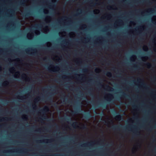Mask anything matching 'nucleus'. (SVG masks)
<instances>
[{
	"instance_id": "31",
	"label": "nucleus",
	"mask_w": 156,
	"mask_h": 156,
	"mask_svg": "<svg viewBox=\"0 0 156 156\" xmlns=\"http://www.w3.org/2000/svg\"><path fill=\"white\" fill-rule=\"evenodd\" d=\"M153 43H156V38L154 39H153Z\"/></svg>"
},
{
	"instance_id": "44",
	"label": "nucleus",
	"mask_w": 156,
	"mask_h": 156,
	"mask_svg": "<svg viewBox=\"0 0 156 156\" xmlns=\"http://www.w3.org/2000/svg\"><path fill=\"white\" fill-rule=\"evenodd\" d=\"M134 134H135V135H137H137H137V134H136V133L135 132V133H134Z\"/></svg>"
},
{
	"instance_id": "13",
	"label": "nucleus",
	"mask_w": 156,
	"mask_h": 156,
	"mask_svg": "<svg viewBox=\"0 0 156 156\" xmlns=\"http://www.w3.org/2000/svg\"><path fill=\"white\" fill-rule=\"evenodd\" d=\"M106 75L107 76H108L109 77H111L112 76V73L110 72H107Z\"/></svg>"
},
{
	"instance_id": "62",
	"label": "nucleus",
	"mask_w": 156,
	"mask_h": 156,
	"mask_svg": "<svg viewBox=\"0 0 156 156\" xmlns=\"http://www.w3.org/2000/svg\"><path fill=\"white\" fill-rule=\"evenodd\" d=\"M129 128H130V126H129Z\"/></svg>"
},
{
	"instance_id": "54",
	"label": "nucleus",
	"mask_w": 156,
	"mask_h": 156,
	"mask_svg": "<svg viewBox=\"0 0 156 156\" xmlns=\"http://www.w3.org/2000/svg\"><path fill=\"white\" fill-rule=\"evenodd\" d=\"M92 94H91V93H90V95H91H91H92Z\"/></svg>"
},
{
	"instance_id": "40",
	"label": "nucleus",
	"mask_w": 156,
	"mask_h": 156,
	"mask_svg": "<svg viewBox=\"0 0 156 156\" xmlns=\"http://www.w3.org/2000/svg\"><path fill=\"white\" fill-rule=\"evenodd\" d=\"M78 11H80V12H81V9H79L78 10Z\"/></svg>"
},
{
	"instance_id": "23",
	"label": "nucleus",
	"mask_w": 156,
	"mask_h": 156,
	"mask_svg": "<svg viewBox=\"0 0 156 156\" xmlns=\"http://www.w3.org/2000/svg\"><path fill=\"white\" fill-rule=\"evenodd\" d=\"M62 99V100L63 102H67V101L66 100V99L64 98H61Z\"/></svg>"
},
{
	"instance_id": "63",
	"label": "nucleus",
	"mask_w": 156,
	"mask_h": 156,
	"mask_svg": "<svg viewBox=\"0 0 156 156\" xmlns=\"http://www.w3.org/2000/svg\"><path fill=\"white\" fill-rule=\"evenodd\" d=\"M1 127V125H0V128Z\"/></svg>"
},
{
	"instance_id": "53",
	"label": "nucleus",
	"mask_w": 156,
	"mask_h": 156,
	"mask_svg": "<svg viewBox=\"0 0 156 156\" xmlns=\"http://www.w3.org/2000/svg\"><path fill=\"white\" fill-rule=\"evenodd\" d=\"M145 47L146 48H147V47L146 46H145Z\"/></svg>"
},
{
	"instance_id": "50",
	"label": "nucleus",
	"mask_w": 156,
	"mask_h": 156,
	"mask_svg": "<svg viewBox=\"0 0 156 156\" xmlns=\"http://www.w3.org/2000/svg\"><path fill=\"white\" fill-rule=\"evenodd\" d=\"M39 119H41V120H42V119L41 118H39Z\"/></svg>"
},
{
	"instance_id": "41",
	"label": "nucleus",
	"mask_w": 156,
	"mask_h": 156,
	"mask_svg": "<svg viewBox=\"0 0 156 156\" xmlns=\"http://www.w3.org/2000/svg\"><path fill=\"white\" fill-rule=\"evenodd\" d=\"M37 80L38 81H41V80H39V79H37Z\"/></svg>"
},
{
	"instance_id": "57",
	"label": "nucleus",
	"mask_w": 156,
	"mask_h": 156,
	"mask_svg": "<svg viewBox=\"0 0 156 156\" xmlns=\"http://www.w3.org/2000/svg\"><path fill=\"white\" fill-rule=\"evenodd\" d=\"M150 10V11H152L153 10V9H151V10Z\"/></svg>"
},
{
	"instance_id": "39",
	"label": "nucleus",
	"mask_w": 156,
	"mask_h": 156,
	"mask_svg": "<svg viewBox=\"0 0 156 156\" xmlns=\"http://www.w3.org/2000/svg\"><path fill=\"white\" fill-rule=\"evenodd\" d=\"M31 50L32 51H36V50L35 49H33L32 48H31Z\"/></svg>"
},
{
	"instance_id": "28",
	"label": "nucleus",
	"mask_w": 156,
	"mask_h": 156,
	"mask_svg": "<svg viewBox=\"0 0 156 156\" xmlns=\"http://www.w3.org/2000/svg\"><path fill=\"white\" fill-rule=\"evenodd\" d=\"M6 118H2V119H1L0 120V121H4L5 120H6Z\"/></svg>"
},
{
	"instance_id": "14",
	"label": "nucleus",
	"mask_w": 156,
	"mask_h": 156,
	"mask_svg": "<svg viewBox=\"0 0 156 156\" xmlns=\"http://www.w3.org/2000/svg\"><path fill=\"white\" fill-rule=\"evenodd\" d=\"M146 65L148 68H150L152 66L151 64L149 62L147 63L146 64Z\"/></svg>"
},
{
	"instance_id": "60",
	"label": "nucleus",
	"mask_w": 156,
	"mask_h": 156,
	"mask_svg": "<svg viewBox=\"0 0 156 156\" xmlns=\"http://www.w3.org/2000/svg\"><path fill=\"white\" fill-rule=\"evenodd\" d=\"M23 118V119H24V118ZM24 119H26V118H25H25H24Z\"/></svg>"
},
{
	"instance_id": "30",
	"label": "nucleus",
	"mask_w": 156,
	"mask_h": 156,
	"mask_svg": "<svg viewBox=\"0 0 156 156\" xmlns=\"http://www.w3.org/2000/svg\"><path fill=\"white\" fill-rule=\"evenodd\" d=\"M83 71L84 72H87V70L86 69H83Z\"/></svg>"
},
{
	"instance_id": "56",
	"label": "nucleus",
	"mask_w": 156,
	"mask_h": 156,
	"mask_svg": "<svg viewBox=\"0 0 156 156\" xmlns=\"http://www.w3.org/2000/svg\"><path fill=\"white\" fill-rule=\"evenodd\" d=\"M109 7L110 8V9H112V8L111 6H109Z\"/></svg>"
},
{
	"instance_id": "32",
	"label": "nucleus",
	"mask_w": 156,
	"mask_h": 156,
	"mask_svg": "<svg viewBox=\"0 0 156 156\" xmlns=\"http://www.w3.org/2000/svg\"><path fill=\"white\" fill-rule=\"evenodd\" d=\"M152 129V128H150L148 129L147 130L149 131H151V130Z\"/></svg>"
},
{
	"instance_id": "8",
	"label": "nucleus",
	"mask_w": 156,
	"mask_h": 156,
	"mask_svg": "<svg viewBox=\"0 0 156 156\" xmlns=\"http://www.w3.org/2000/svg\"><path fill=\"white\" fill-rule=\"evenodd\" d=\"M32 14L30 12H26L25 13H24L22 14V15L23 17H30V16L32 15Z\"/></svg>"
},
{
	"instance_id": "37",
	"label": "nucleus",
	"mask_w": 156,
	"mask_h": 156,
	"mask_svg": "<svg viewBox=\"0 0 156 156\" xmlns=\"http://www.w3.org/2000/svg\"><path fill=\"white\" fill-rule=\"evenodd\" d=\"M99 69H95V71H97Z\"/></svg>"
},
{
	"instance_id": "11",
	"label": "nucleus",
	"mask_w": 156,
	"mask_h": 156,
	"mask_svg": "<svg viewBox=\"0 0 156 156\" xmlns=\"http://www.w3.org/2000/svg\"><path fill=\"white\" fill-rule=\"evenodd\" d=\"M50 95L49 96L47 97V99L48 101H50L52 100V98L51 96L52 94V93H49Z\"/></svg>"
},
{
	"instance_id": "52",
	"label": "nucleus",
	"mask_w": 156,
	"mask_h": 156,
	"mask_svg": "<svg viewBox=\"0 0 156 156\" xmlns=\"http://www.w3.org/2000/svg\"><path fill=\"white\" fill-rule=\"evenodd\" d=\"M134 107H137L136 106L134 105Z\"/></svg>"
},
{
	"instance_id": "4",
	"label": "nucleus",
	"mask_w": 156,
	"mask_h": 156,
	"mask_svg": "<svg viewBox=\"0 0 156 156\" xmlns=\"http://www.w3.org/2000/svg\"><path fill=\"white\" fill-rule=\"evenodd\" d=\"M84 118L87 119H88L92 117V115L90 112L85 113L83 115Z\"/></svg>"
},
{
	"instance_id": "27",
	"label": "nucleus",
	"mask_w": 156,
	"mask_h": 156,
	"mask_svg": "<svg viewBox=\"0 0 156 156\" xmlns=\"http://www.w3.org/2000/svg\"><path fill=\"white\" fill-rule=\"evenodd\" d=\"M112 100V99L111 98H109V99H108L107 100V101L108 102H111Z\"/></svg>"
},
{
	"instance_id": "19",
	"label": "nucleus",
	"mask_w": 156,
	"mask_h": 156,
	"mask_svg": "<svg viewBox=\"0 0 156 156\" xmlns=\"http://www.w3.org/2000/svg\"><path fill=\"white\" fill-rule=\"evenodd\" d=\"M123 93V94L122 95V96L123 97H126V98H128V97H129V95H127L126 94H125L124 93Z\"/></svg>"
},
{
	"instance_id": "10",
	"label": "nucleus",
	"mask_w": 156,
	"mask_h": 156,
	"mask_svg": "<svg viewBox=\"0 0 156 156\" xmlns=\"http://www.w3.org/2000/svg\"><path fill=\"white\" fill-rule=\"evenodd\" d=\"M116 118L118 120H120L122 119V116L121 115L119 114L118 115L116 116Z\"/></svg>"
},
{
	"instance_id": "20",
	"label": "nucleus",
	"mask_w": 156,
	"mask_h": 156,
	"mask_svg": "<svg viewBox=\"0 0 156 156\" xmlns=\"http://www.w3.org/2000/svg\"><path fill=\"white\" fill-rule=\"evenodd\" d=\"M32 55L36 56L37 55V53L36 51H34V52H33L31 54Z\"/></svg>"
},
{
	"instance_id": "24",
	"label": "nucleus",
	"mask_w": 156,
	"mask_h": 156,
	"mask_svg": "<svg viewBox=\"0 0 156 156\" xmlns=\"http://www.w3.org/2000/svg\"><path fill=\"white\" fill-rule=\"evenodd\" d=\"M133 68L134 69H138L139 68V67L136 66V65H134L133 67Z\"/></svg>"
},
{
	"instance_id": "2",
	"label": "nucleus",
	"mask_w": 156,
	"mask_h": 156,
	"mask_svg": "<svg viewBox=\"0 0 156 156\" xmlns=\"http://www.w3.org/2000/svg\"><path fill=\"white\" fill-rule=\"evenodd\" d=\"M120 128H122L123 129H128L126 127H124L122 125L120 126H113L112 128L114 130H119Z\"/></svg>"
},
{
	"instance_id": "58",
	"label": "nucleus",
	"mask_w": 156,
	"mask_h": 156,
	"mask_svg": "<svg viewBox=\"0 0 156 156\" xmlns=\"http://www.w3.org/2000/svg\"><path fill=\"white\" fill-rule=\"evenodd\" d=\"M57 80H55V81H56V82H58V81H57Z\"/></svg>"
},
{
	"instance_id": "17",
	"label": "nucleus",
	"mask_w": 156,
	"mask_h": 156,
	"mask_svg": "<svg viewBox=\"0 0 156 156\" xmlns=\"http://www.w3.org/2000/svg\"><path fill=\"white\" fill-rule=\"evenodd\" d=\"M8 81H5L3 84L2 85L3 86H6L8 85Z\"/></svg>"
},
{
	"instance_id": "15",
	"label": "nucleus",
	"mask_w": 156,
	"mask_h": 156,
	"mask_svg": "<svg viewBox=\"0 0 156 156\" xmlns=\"http://www.w3.org/2000/svg\"><path fill=\"white\" fill-rule=\"evenodd\" d=\"M48 87L54 89V90H53L54 91H55V89H56L57 88V87L56 86H48Z\"/></svg>"
},
{
	"instance_id": "61",
	"label": "nucleus",
	"mask_w": 156,
	"mask_h": 156,
	"mask_svg": "<svg viewBox=\"0 0 156 156\" xmlns=\"http://www.w3.org/2000/svg\"><path fill=\"white\" fill-rule=\"evenodd\" d=\"M4 102H7V101H5Z\"/></svg>"
},
{
	"instance_id": "1",
	"label": "nucleus",
	"mask_w": 156,
	"mask_h": 156,
	"mask_svg": "<svg viewBox=\"0 0 156 156\" xmlns=\"http://www.w3.org/2000/svg\"><path fill=\"white\" fill-rule=\"evenodd\" d=\"M49 108L47 106H45L43 108L41 109L40 111L43 114L42 117L44 119H46V113L49 111Z\"/></svg>"
},
{
	"instance_id": "55",
	"label": "nucleus",
	"mask_w": 156,
	"mask_h": 156,
	"mask_svg": "<svg viewBox=\"0 0 156 156\" xmlns=\"http://www.w3.org/2000/svg\"><path fill=\"white\" fill-rule=\"evenodd\" d=\"M28 37H31V36H28Z\"/></svg>"
},
{
	"instance_id": "42",
	"label": "nucleus",
	"mask_w": 156,
	"mask_h": 156,
	"mask_svg": "<svg viewBox=\"0 0 156 156\" xmlns=\"http://www.w3.org/2000/svg\"><path fill=\"white\" fill-rule=\"evenodd\" d=\"M153 62H156V60H154V61H153Z\"/></svg>"
},
{
	"instance_id": "36",
	"label": "nucleus",
	"mask_w": 156,
	"mask_h": 156,
	"mask_svg": "<svg viewBox=\"0 0 156 156\" xmlns=\"http://www.w3.org/2000/svg\"><path fill=\"white\" fill-rule=\"evenodd\" d=\"M11 69H12V70H14L15 69H14V67H12V68H11Z\"/></svg>"
},
{
	"instance_id": "9",
	"label": "nucleus",
	"mask_w": 156,
	"mask_h": 156,
	"mask_svg": "<svg viewBox=\"0 0 156 156\" xmlns=\"http://www.w3.org/2000/svg\"><path fill=\"white\" fill-rule=\"evenodd\" d=\"M94 144V142H92L91 143L89 142L87 144H83V146H87L88 145L92 146Z\"/></svg>"
},
{
	"instance_id": "5",
	"label": "nucleus",
	"mask_w": 156,
	"mask_h": 156,
	"mask_svg": "<svg viewBox=\"0 0 156 156\" xmlns=\"http://www.w3.org/2000/svg\"><path fill=\"white\" fill-rule=\"evenodd\" d=\"M41 99V98L40 97H38L37 98H35L34 99V104L33 105V109H36L37 107V106L36 104Z\"/></svg>"
},
{
	"instance_id": "35",
	"label": "nucleus",
	"mask_w": 156,
	"mask_h": 156,
	"mask_svg": "<svg viewBox=\"0 0 156 156\" xmlns=\"http://www.w3.org/2000/svg\"><path fill=\"white\" fill-rule=\"evenodd\" d=\"M37 26L38 27H40V26H41V25H39V24H37Z\"/></svg>"
},
{
	"instance_id": "7",
	"label": "nucleus",
	"mask_w": 156,
	"mask_h": 156,
	"mask_svg": "<svg viewBox=\"0 0 156 156\" xmlns=\"http://www.w3.org/2000/svg\"><path fill=\"white\" fill-rule=\"evenodd\" d=\"M59 68L58 66H55L53 67L54 70H52L50 69H49V68H47V70L50 72L51 71L52 72H55L56 71H58V69Z\"/></svg>"
},
{
	"instance_id": "3",
	"label": "nucleus",
	"mask_w": 156,
	"mask_h": 156,
	"mask_svg": "<svg viewBox=\"0 0 156 156\" xmlns=\"http://www.w3.org/2000/svg\"><path fill=\"white\" fill-rule=\"evenodd\" d=\"M137 82H138L140 83L141 84L144 86V87L146 88L147 89L149 88V87L144 82V81L140 78H139L137 80Z\"/></svg>"
},
{
	"instance_id": "16",
	"label": "nucleus",
	"mask_w": 156,
	"mask_h": 156,
	"mask_svg": "<svg viewBox=\"0 0 156 156\" xmlns=\"http://www.w3.org/2000/svg\"><path fill=\"white\" fill-rule=\"evenodd\" d=\"M24 1L23 0H22L20 3V5L22 6H24L25 5V4L24 3Z\"/></svg>"
},
{
	"instance_id": "45",
	"label": "nucleus",
	"mask_w": 156,
	"mask_h": 156,
	"mask_svg": "<svg viewBox=\"0 0 156 156\" xmlns=\"http://www.w3.org/2000/svg\"><path fill=\"white\" fill-rule=\"evenodd\" d=\"M68 103H69L72 104V102H71L69 101Z\"/></svg>"
},
{
	"instance_id": "47",
	"label": "nucleus",
	"mask_w": 156,
	"mask_h": 156,
	"mask_svg": "<svg viewBox=\"0 0 156 156\" xmlns=\"http://www.w3.org/2000/svg\"><path fill=\"white\" fill-rule=\"evenodd\" d=\"M25 97L24 96H23V97H21L23 98H24Z\"/></svg>"
},
{
	"instance_id": "18",
	"label": "nucleus",
	"mask_w": 156,
	"mask_h": 156,
	"mask_svg": "<svg viewBox=\"0 0 156 156\" xmlns=\"http://www.w3.org/2000/svg\"><path fill=\"white\" fill-rule=\"evenodd\" d=\"M100 106H101L104 108H106L107 107L106 105L105 104H100L99 105V107Z\"/></svg>"
},
{
	"instance_id": "12",
	"label": "nucleus",
	"mask_w": 156,
	"mask_h": 156,
	"mask_svg": "<svg viewBox=\"0 0 156 156\" xmlns=\"http://www.w3.org/2000/svg\"><path fill=\"white\" fill-rule=\"evenodd\" d=\"M78 123L77 122H73L72 124V126L74 127L75 128V127L77 126Z\"/></svg>"
},
{
	"instance_id": "22",
	"label": "nucleus",
	"mask_w": 156,
	"mask_h": 156,
	"mask_svg": "<svg viewBox=\"0 0 156 156\" xmlns=\"http://www.w3.org/2000/svg\"><path fill=\"white\" fill-rule=\"evenodd\" d=\"M112 113L113 114H118V113H116V112L115 111V110H112Z\"/></svg>"
},
{
	"instance_id": "48",
	"label": "nucleus",
	"mask_w": 156,
	"mask_h": 156,
	"mask_svg": "<svg viewBox=\"0 0 156 156\" xmlns=\"http://www.w3.org/2000/svg\"><path fill=\"white\" fill-rule=\"evenodd\" d=\"M154 80H155V79H156V78H155V77H154Z\"/></svg>"
},
{
	"instance_id": "29",
	"label": "nucleus",
	"mask_w": 156,
	"mask_h": 156,
	"mask_svg": "<svg viewBox=\"0 0 156 156\" xmlns=\"http://www.w3.org/2000/svg\"><path fill=\"white\" fill-rule=\"evenodd\" d=\"M30 51V50H29L28 49H27L26 50V52L27 53L29 54V52Z\"/></svg>"
},
{
	"instance_id": "64",
	"label": "nucleus",
	"mask_w": 156,
	"mask_h": 156,
	"mask_svg": "<svg viewBox=\"0 0 156 156\" xmlns=\"http://www.w3.org/2000/svg\"><path fill=\"white\" fill-rule=\"evenodd\" d=\"M44 89H45V88H43V89H42V90H44Z\"/></svg>"
},
{
	"instance_id": "6",
	"label": "nucleus",
	"mask_w": 156,
	"mask_h": 156,
	"mask_svg": "<svg viewBox=\"0 0 156 156\" xmlns=\"http://www.w3.org/2000/svg\"><path fill=\"white\" fill-rule=\"evenodd\" d=\"M82 111L81 108L80 107H76L75 108V111L73 112L74 114L77 113L78 112H80Z\"/></svg>"
},
{
	"instance_id": "25",
	"label": "nucleus",
	"mask_w": 156,
	"mask_h": 156,
	"mask_svg": "<svg viewBox=\"0 0 156 156\" xmlns=\"http://www.w3.org/2000/svg\"><path fill=\"white\" fill-rule=\"evenodd\" d=\"M132 151L133 153H134L136 152V147H134L132 149Z\"/></svg>"
},
{
	"instance_id": "38",
	"label": "nucleus",
	"mask_w": 156,
	"mask_h": 156,
	"mask_svg": "<svg viewBox=\"0 0 156 156\" xmlns=\"http://www.w3.org/2000/svg\"><path fill=\"white\" fill-rule=\"evenodd\" d=\"M55 106L56 107L58 108V107L57 106V105L56 104H54Z\"/></svg>"
},
{
	"instance_id": "43",
	"label": "nucleus",
	"mask_w": 156,
	"mask_h": 156,
	"mask_svg": "<svg viewBox=\"0 0 156 156\" xmlns=\"http://www.w3.org/2000/svg\"><path fill=\"white\" fill-rule=\"evenodd\" d=\"M23 75L25 76V77H26V74H23Z\"/></svg>"
},
{
	"instance_id": "33",
	"label": "nucleus",
	"mask_w": 156,
	"mask_h": 156,
	"mask_svg": "<svg viewBox=\"0 0 156 156\" xmlns=\"http://www.w3.org/2000/svg\"><path fill=\"white\" fill-rule=\"evenodd\" d=\"M66 119L67 120H71V119H69V118H66Z\"/></svg>"
},
{
	"instance_id": "26",
	"label": "nucleus",
	"mask_w": 156,
	"mask_h": 156,
	"mask_svg": "<svg viewBox=\"0 0 156 156\" xmlns=\"http://www.w3.org/2000/svg\"><path fill=\"white\" fill-rule=\"evenodd\" d=\"M82 128L83 129H85L87 128L86 126L84 125H83L82 126Z\"/></svg>"
},
{
	"instance_id": "49",
	"label": "nucleus",
	"mask_w": 156,
	"mask_h": 156,
	"mask_svg": "<svg viewBox=\"0 0 156 156\" xmlns=\"http://www.w3.org/2000/svg\"><path fill=\"white\" fill-rule=\"evenodd\" d=\"M111 122H112V123H113V121H112V120H111Z\"/></svg>"
},
{
	"instance_id": "34",
	"label": "nucleus",
	"mask_w": 156,
	"mask_h": 156,
	"mask_svg": "<svg viewBox=\"0 0 156 156\" xmlns=\"http://www.w3.org/2000/svg\"><path fill=\"white\" fill-rule=\"evenodd\" d=\"M62 95L63 97H65V95L64 93H62Z\"/></svg>"
},
{
	"instance_id": "46",
	"label": "nucleus",
	"mask_w": 156,
	"mask_h": 156,
	"mask_svg": "<svg viewBox=\"0 0 156 156\" xmlns=\"http://www.w3.org/2000/svg\"><path fill=\"white\" fill-rule=\"evenodd\" d=\"M108 95L111 96H112V95L110 94H109Z\"/></svg>"
},
{
	"instance_id": "51",
	"label": "nucleus",
	"mask_w": 156,
	"mask_h": 156,
	"mask_svg": "<svg viewBox=\"0 0 156 156\" xmlns=\"http://www.w3.org/2000/svg\"><path fill=\"white\" fill-rule=\"evenodd\" d=\"M65 77L66 76H63L62 77L65 78Z\"/></svg>"
},
{
	"instance_id": "21",
	"label": "nucleus",
	"mask_w": 156,
	"mask_h": 156,
	"mask_svg": "<svg viewBox=\"0 0 156 156\" xmlns=\"http://www.w3.org/2000/svg\"><path fill=\"white\" fill-rule=\"evenodd\" d=\"M107 87L109 88L110 89L109 90L110 91H112L113 90V89L111 87L107 85Z\"/></svg>"
},
{
	"instance_id": "59",
	"label": "nucleus",
	"mask_w": 156,
	"mask_h": 156,
	"mask_svg": "<svg viewBox=\"0 0 156 156\" xmlns=\"http://www.w3.org/2000/svg\"><path fill=\"white\" fill-rule=\"evenodd\" d=\"M40 130V129H38V130H37V131H39V130Z\"/></svg>"
}]
</instances>
